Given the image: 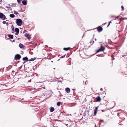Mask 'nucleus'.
Wrapping results in <instances>:
<instances>
[{
    "label": "nucleus",
    "mask_w": 127,
    "mask_h": 127,
    "mask_svg": "<svg viewBox=\"0 0 127 127\" xmlns=\"http://www.w3.org/2000/svg\"><path fill=\"white\" fill-rule=\"evenodd\" d=\"M16 23L18 25L20 26L22 25V21L20 19H16Z\"/></svg>",
    "instance_id": "f257e3e1"
},
{
    "label": "nucleus",
    "mask_w": 127,
    "mask_h": 127,
    "mask_svg": "<svg viewBox=\"0 0 127 127\" xmlns=\"http://www.w3.org/2000/svg\"><path fill=\"white\" fill-rule=\"evenodd\" d=\"M21 58L20 55L17 54L15 56L14 59L15 60H19Z\"/></svg>",
    "instance_id": "f03ea898"
},
{
    "label": "nucleus",
    "mask_w": 127,
    "mask_h": 127,
    "mask_svg": "<svg viewBox=\"0 0 127 127\" xmlns=\"http://www.w3.org/2000/svg\"><path fill=\"white\" fill-rule=\"evenodd\" d=\"M105 49V48L101 46V48L97 50L96 51V52L98 53L101 51H103Z\"/></svg>",
    "instance_id": "7ed1b4c3"
},
{
    "label": "nucleus",
    "mask_w": 127,
    "mask_h": 127,
    "mask_svg": "<svg viewBox=\"0 0 127 127\" xmlns=\"http://www.w3.org/2000/svg\"><path fill=\"white\" fill-rule=\"evenodd\" d=\"M25 36L29 39H30L31 38L30 35L26 33L25 35Z\"/></svg>",
    "instance_id": "20e7f679"
},
{
    "label": "nucleus",
    "mask_w": 127,
    "mask_h": 127,
    "mask_svg": "<svg viewBox=\"0 0 127 127\" xmlns=\"http://www.w3.org/2000/svg\"><path fill=\"white\" fill-rule=\"evenodd\" d=\"M97 29L98 31L99 32H100L102 31L103 29L100 26L98 27L97 28Z\"/></svg>",
    "instance_id": "39448f33"
},
{
    "label": "nucleus",
    "mask_w": 127,
    "mask_h": 127,
    "mask_svg": "<svg viewBox=\"0 0 127 127\" xmlns=\"http://www.w3.org/2000/svg\"><path fill=\"white\" fill-rule=\"evenodd\" d=\"M22 4L25 5H26L27 3V1L26 0H24L22 2Z\"/></svg>",
    "instance_id": "423d86ee"
},
{
    "label": "nucleus",
    "mask_w": 127,
    "mask_h": 127,
    "mask_svg": "<svg viewBox=\"0 0 127 127\" xmlns=\"http://www.w3.org/2000/svg\"><path fill=\"white\" fill-rule=\"evenodd\" d=\"M15 31L16 32V34L17 35H18L19 32V31L18 29L17 28H16L15 29Z\"/></svg>",
    "instance_id": "0eeeda50"
},
{
    "label": "nucleus",
    "mask_w": 127,
    "mask_h": 127,
    "mask_svg": "<svg viewBox=\"0 0 127 127\" xmlns=\"http://www.w3.org/2000/svg\"><path fill=\"white\" fill-rule=\"evenodd\" d=\"M19 46L20 48H22L23 49H24V46L23 45V44H22L21 43H20L19 44Z\"/></svg>",
    "instance_id": "6e6552de"
},
{
    "label": "nucleus",
    "mask_w": 127,
    "mask_h": 127,
    "mask_svg": "<svg viewBox=\"0 0 127 127\" xmlns=\"http://www.w3.org/2000/svg\"><path fill=\"white\" fill-rule=\"evenodd\" d=\"M65 91L67 93H69L70 91V89L68 88H66L65 89Z\"/></svg>",
    "instance_id": "1a4fd4ad"
},
{
    "label": "nucleus",
    "mask_w": 127,
    "mask_h": 127,
    "mask_svg": "<svg viewBox=\"0 0 127 127\" xmlns=\"http://www.w3.org/2000/svg\"><path fill=\"white\" fill-rule=\"evenodd\" d=\"M50 111L51 112H52L54 111V108L53 107H51L50 108Z\"/></svg>",
    "instance_id": "9d476101"
},
{
    "label": "nucleus",
    "mask_w": 127,
    "mask_h": 127,
    "mask_svg": "<svg viewBox=\"0 0 127 127\" xmlns=\"http://www.w3.org/2000/svg\"><path fill=\"white\" fill-rule=\"evenodd\" d=\"M96 99L97 101L99 102H100L101 100V98L99 96L98 97L96 98Z\"/></svg>",
    "instance_id": "9b49d317"
},
{
    "label": "nucleus",
    "mask_w": 127,
    "mask_h": 127,
    "mask_svg": "<svg viewBox=\"0 0 127 127\" xmlns=\"http://www.w3.org/2000/svg\"><path fill=\"white\" fill-rule=\"evenodd\" d=\"M8 36L11 39H13V35L11 34L8 35Z\"/></svg>",
    "instance_id": "f8f14e48"
},
{
    "label": "nucleus",
    "mask_w": 127,
    "mask_h": 127,
    "mask_svg": "<svg viewBox=\"0 0 127 127\" xmlns=\"http://www.w3.org/2000/svg\"><path fill=\"white\" fill-rule=\"evenodd\" d=\"M22 59L23 61H28V59L27 57H26L23 58Z\"/></svg>",
    "instance_id": "ddd939ff"
},
{
    "label": "nucleus",
    "mask_w": 127,
    "mask_h": 127,
    "mask_svg": "<svg viewBox=\"0 0 127 127\" xmlns=\"http://www.w3.org/2000/svg\"><path fill=\"white\" fill-rule=\"evenodd\" d=\"M9 16L12 18H13L14 17L15 15L14 14H11Z\"/></svg>",
    "instance_id": "4468645a"
},
{
    "label": "nucleus",
    "mask_w": 127,
    "mask_h": 127,
    "mask_svg": "<svg viewBox=\"0 0 127 127\" xmlns=\"http://www.w3.org/2000/svg\"><path fill=\"white\" fill-rule=\"evenodd\" d=\"M3 14L2 13H0V18H2L3 16Z\"/></svg>",
    "instance_id": "2eb2a0df"
},
{
    "label": "nucleus",
    "mask_w": 127,
    "mask_h": 127,
    "mask_svg": "<svg viewBox=\"0 0 127 127\" xmlns=\"http://www.w3.org/2000/svg\"><path fill=\"white\" fill-rule=\"evenodd\" d=\"M70 48L69 47H68L67 48H63V49L65 51H67L69 50V49Z\"/></svg>",
    "instance_id": "dca6fc26"
},
{
    "label": "nucleus",
    "mask_w": 127,
    "mask_h": 127,
    "mask_svg": "<svg viewBox=\"0 0 127 127\" xmlns=\"http://www.w3.org/2000/svg\"><path fill=\"white\" fill-rule=\"evenodd\" d=\"M36 59V58H33L29 60V61H33L34 60Z\"/></svg>",
    "instance_id": "f3484780"
},
{
    "label": "nucleus",
    "mask_w": 127,
    "mask_h": 127,
    "mask_svg": "<svg viewBox=\"0 0 127 127\" xmlns=\"http://www.w3.org/2000/svg\"><path fill=\"white\" fill-rule=\"evenodd\" d=\"M14 14L16 15H18L19 14L18 12H17L15 10L14 11Z\"/></svg>",
    "instance_id": "a211bd4d"
},
{
    "label": "nucleus",
    "mask_w": 127,
    "mask_h": 127,
    "mask_svg": "<svg viewBox=\"0 0 127 127\" xmlns=\"http://www.w3.org/2000/svg\"><path fill=\"white\" fill-rule=\"evenodd\" d=\"M5 15H3V16L2 18H1L3 20H4L5 19Z\"/></svg>",
    "instance_id": "6ab92c4d"
},
{
    "label": "nucleus",
    "mask_w": 127,
    "mask_h": 127,
    "mask_svg": "<svg viewBox=\"0 0 127 127\" xmlns=\"http://www.w3.org/2000/svg\"><path fill=\"white\" fill-rule=\"evenodd\" d=\"M23 0H17V1L18 3H20L21 2V1Z\"/></svg>",
    "instance_id": "aec40b11"
},
{
    "label": "nucleus",
    "mask_w": 127,
    "mask_h": 127,
    "mask_svg": "<svg viewBox=\"0 0 127 127\" xmlns=\"http://www.w3.org/2000/svg\"><path fill=\"white\" fill-rule=\"evenodd\" d=\"M60 105V102H58L57 103V106H59Z\"/></svg>",
    "instance_id": "412c9836"
},
{
    "label": "nucleus",
    "mask_w": 127,
    "mask_h": 127,
    "mask_svg": "<svg viewBox=\"0 0 127 127\" xmlns=\"http://www.w3.org/2000/svg\"><path fill=\"white\" fill-rule=\"evenodd\" d=\"M98 109V107H96L94 111H97Z\"/></svg>",
    "instance_id": "4be33fe9"
},
{
    "label": "nucleus",
    "mask_w": 127,
    "mask_h": 127,
    "mask_svg": "<svg viewBox=\"0 0 127 127\" xmlns=\"http://www.w3.org/2000/svg\"><path fill=\"white\" fill-rule=\"evenodd\" d=\"M14 27L13 25H12V26H11V29H12V30L13 31H14Z\"/></svg>",
    "instance_id": "5701e85b"
},
{
    "label": "nucleus",
    "mask_w": 127,
    "mask_h": 127,
    "mask_svg": "<svg viewBox=\"0 0 127 127\" xmlns=\"http://www.w3.org/2000/svg\"><path fill=\"white\" fill-rule=\"evenodd\" d=\"M6 7L7 8H9V9H10L11 8V7H10V6H9V5H8L7 6H6Z\"/></svg>",
    "instance_id": "b1692460"
},
{
    "label": "nucleus",
    "mask_w": 127,
    "mask_h": 127,
    "mask_svg": "<svg viewBox=\"0 0 127 127\" xmlns=\"http://www.w3.org/2000/svg\"><path fill=\"white\" fill-rule=\"evenodd\" d=\"M97 113V112L94 111V114L95 115H96V114Z\"/></svg>",
    "instance_id": "393cba45"
},
{
    "label": "nucleus",
    "mask_w": 127,
    "mask_h": 127,
    "mask_svg": "<svg viewBox=\"0 0 127 127\" xmlns=\"http://www.w3.org/2000/svg\"><path fill=\"white\" fill-rule=\"evenodd\" d=\"M2 23L3 24H5V23H6V22L5 21H3L2 22Z\"/></svg>",
    "instance_id": "a878e982"
},
{
    "label": "nucleus",
    "mask_w": 127,
    "mask_h": 127,
    "mask_svg": "<svg viewBox=\"0 0 127 127\" xmlns=\"http://www.w3.org/2000/svg\"><path fill=\"white\" fill-rule=\"evenodd\" d=\"M65 57V55H64V56H63L61 57L60 58H63L64 57Z\"/></svg>",
    "instance_id": "bb28decb"
},
{
    "label": "nucleus",
    "mask_w": 127,
    "mask_h": 127,
    "mask_svg": "<svg viewBox=\"0 0 127 127\" xmlns=\"http://www.w3.org/2000/svg\"><path fill=\"white\" fill-rule=\"evenodd\" d=\"M27 32V31H26V30H25L24 31V32H23V33H25V32Z\"/></svg>",
    "instance_id": "cd10ccee"
},
{
    "label": "nucleus",
    "mask_w": 127,
    "mask_h": 127,
    "mask_svg": "<svg viewBox=\"0 0 127 127\" xmlns=\"http://www.w3.org/2000/svg\"><path fill=\"white\" fill-rule=\"evenodd\" d=\"M119 17V16H118L116 17V18L115 19V20L116 19H118Z\"/></svg>",
    "instance_id": "c85d7f7f"
},
{
    "label": "nucleus",
    "mask_w": 127,
    "mask_h": 127,
    "mask_svg": "<svg viewBox=\"0 0 127 127\" xmlns=\"http://www.w3.org/2000/svg\"><path fill=\"white\" fill-rule=\"evenodd\" d=\"M121 7L122 8V10L124 9V7L123 6H121Z\"/></svg>",
    "instance_id": "c756f323"
},
{
    "label": "nucleus",
    "mask_w": 127,
    "mask_h": 127,
    "mask_svg": "<svg viewBox=\"0 0 127 127\" xmlns=\"http://www.w3.org/2000/svg\"><path fill=\"white\" fill-rule=\"evenodd\" d=\"M115 17L114 16H111V18H113V17Z\"/></svg>",
    "instance_id": "7c9ffc66"
},
{
    "label": "nucleus",
    "mask_w": 127,
    "mask_h": 127,
    "mask_svg": "<svg viewBox=\"0 0 127 127\" xmlns=\"http://www.w3.org/2000/svg\"><path fill=\"white\" fill-rule=\"evenodd\" d=\"M111 21H110L109 22V24H110V23H111Z\"/></svg>",
    "instance_id": "2f4dec72"
},
{
    "label": "nucleus",
    "mask_w": 127,
    "mask_h": 127,
    "mask_svg": "<svg viewBox=\"0 0 127 127\" xmlns=\"http://www.w3.org/2000/svg\"><path fill=\"white\" fill-rule=\"evenodd\" d=\"M110 24H108V25L107 27L109 26Z\"/></svg>",
    "instance_id": "473e14b6"
},
{
    "label": "nucleus",
    "mask_w": 127,
    "mask_h": 127,
    "mask_svg": "<svg viewBox=\"0 0 127 127\" xmlns=\"http://www.w3.org/2000/svg\"><path fill=\"white\" fill-rule=\"evenodd\" d=\"M12 72H14V70H12Z\"/></svg>",
    "instance_id": "72a5a7b5"
},
{
    "label": "nucleus",
    "mask_w": 127,
    "mask_h": 127,
    "mask_svg": "<svg viewBox=\"0 0 127 127\" xmlns=\"http://www.w3.org/2000/svg\"><path fill=\"white\" fill-rule=\"evenodd\" d=\"M95 41H96V38H95Z\"/></svg>",
    "instance_id": "f704fd0d"
},
{
    "label": "nucleus",
    "mask_w": 127,
    "mask_h": 127,
    "mask_svg": "<svg viewBox=\"0 0 127 127\" xmlns=\"http://www.w3.org/2000/svg\"><path fill=\"white\" fill-rule=\"evenodd\" d=\"M94 41H93V43H92V44H93V43H94Z\"/></svg>",
    "instance_id": "c9c22d12"
},
{
    "label": "nucleus",
    "mask_w": 127,
    "mask_h": 127,
    "mask_svg": "<svg viewBox=\"0 0 127 127\" xmlns=\"http://www.w3.org/2000/svg\"><path fill=\"white\" fill-rule=\"evenodd\" d=\"M6 24H8V23H6Z\"/></svg>",
    "instance_id": "e433bc0d"
},
{
    "label": "nucleus",
    "mask_w": 127,
    "mask_h": 127,
    "mask_svg": "<svg viewBox=\"0 0 127 127\" xmlns=\"http://www.w3.org/2000/svg\"><path fill=\"white\" fill-rule=\"evenodd\" d=\"M92 42V41H91L90 42V43H91Z\"/></svg>",
    "instance_id": "4c0bfd02"
},
{
    "label": "nucleus",
    "mask_w": 127,
    "mask_h": 127,
    "mask_svg": "<svg viewBox=\"0 0 127 127\" xmlns=\"http://www.w3.org/2000/svg\"><path fill=\"white\" fill-rule=\"evenodd\" d=\"M102 88H101V89H100V90H102Z\"/></svg>",
    "instance_id": "58836bf2"
},
{
    "label": "nucleus",
    "mask_w": 127,
    "mask_h": 127,
    "mask_svg": "<svg viewBox=\"0 0 127 127\" xmlns=\"http://www.w3.org/2000/svg\"><path fill=\"white\" fill-rule=\"evenodd\" d=\"M13 41L14 42V40H13Z\"/></svg>",
    "instance_id": "ea45409f"
},
{
    "label": "nucleus",
    "mask_w": 127,
    "mask_h": 127,
    "mask_svg": "<svg viewBox=\"0 0 127 127\" xmlns=\"http://www.w3.org/2000/svg\"><path fill=\"white\" fill-rule=\"evenodd\" d=\"M102 121L103 122V120H102Z\"/></svg>",
    "instance_id": "a19ab883"
},
{
    "label": "nucleus",
    "mask_w": 127,
    "mask_h": 127,
    "mask_svg": "<svg viewBox=\"0 0 127 127\" xmlns=\"http://www.w3.org/2000/svg\"><path fill=\"white\" fill-rule=\"evenodd\" d=\"M105 24H106V23H105Z\"/></svg>",
    "instance_id": "79ce46f5"
}]
</instances>
